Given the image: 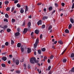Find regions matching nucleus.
<instances>
[{"label": "nucleus", "mask_w": 74, "mask_h": 74, "mask_svg": "<svg viewBox=\"0 0 74 74\" xmlns=\"http://www.w3.org/2000/svg\"><path fill=\"white\" fill-rule=\"evenodd\" d=\"M35 60H36V58L35 57L31 58L30 59V63H31L34 64V62Z\"/></svg>", "instance_id": "f257e3e1"}, {"label": "nucleus", "mask_w": 74, "mask_h": 74, "mask_svg": "<svg viewBox=\"0 0 74 74\" xmlns=\"http://www.w3.org/2000/svg\"><path fill=\"white\" fill-rule=\"evenodd\" d=\"M24 47L23 46H21L20 48L22 52L23 53L24 51H25V50L24 49Z\"/></svg>", "instance_id": "f03ea898"}, {"label": "nucleus", "mask_w": 74, "mask_h": 74, "mask_svg": "<svg viewBox=\"0 0 74 74\" xmlns=\"http://www.w3.org/2000/svg\"><path fill=\"white\" fill-rule=\"evenodd\" d=\"M28 30V29L25 28L24 29V31L23 32V34H26L27 32V31Z\"/></svg>", "instance_id": "7ed1b4c3"}, {"label": "nucleus", "mask_w": 74, "mask_h": 74, "mask_svg": "<svg viewBox=\"0 0 74 74\" xmlns=\"http://www.w3.org/2000/svg\"><path fill=\"white\" fill-rule=\"evenodd\" d=\"M19 36V32H17L15 34L14 37H15V38H18V37H18V36Z\"/></svg>", "instance_id": "20e7f679"}, {"label": "nucleus", "mask_w": 74, "mask_h": 74, "mask_svg": "<svg viewBox=\"0 0 74 74\" xmlns=\"http://www.w3.org/2000/svg\"><path fill=\"white\" fill-rule=\"evenodd\" d=\"M27 25L28 27V30H30L31 29L30 26H31V23L30 22H29L27 24Z\"/></svg>", "instance_id": "39448f33"}, {"label": "nucleus", "mask_w": 74, "mask_h": 74, "mask_svg": "<svg viewBox=\"0 0 74 74\" xmlns=\"http://www.w3.org/2000/svg\"><path fill=\"white\" fill-rule=\"evenodd\" d=\"M29 10V8H28V6L27 5L25 6V13L26 14V12L28 11Z\"/></svg>", "instance_id": "423d86ee"}, {"label": "nucleus", "mask_w": 74, "mask_h": 74, "mask_svg": "<svg viewBox=\"0 0 74 74\" xmlns=\"http://www.w3.org/2000/svg\"><path fill=\"white\" fill-rule=\"evenodd\" d=\"M38 25L39 26L40 25H41L42 24V21L41 20H39L38 22H37Z\"/></svg>", "instance_id": "0eeeda50"}, {"label": "nucleus", "mask_w": 74, "mask_h": 74, "mask_svg": "<svg viewBox=\"0 0 74 74\" xmlns=\"http://www.w3.org/2000/svg\"><path fill=\"white\" fill-rule=\"evenodd\" d=\"M27 52L28 53H30L32 52V50L30 48H28Z\"/></svg>", "instance_id": "6e6552de"}, {"label": "nucleus", "mask_w": 74, "mask_h": 74, "mask_svg": "<svg viewBox=\"0 0 74 74\" xmlns=\"http://www.w3.org/2000/svg\"><path fill=\"white\" fill-rule=\"evenodd\" d=\"M15 63H16V65H18L19 64V61L18 60H16Z\"/></svg>", "instance_id": "1a4fd4ad"}, {"label": "nucleus", "mask_w": 74, "mask_h": 74, "mask_svg": "<svg viewBox=\"0 0 74 74\" xmlns=\"http://www.w3.org/2000/svg\"><path fill=\"white\" fill-rule=\"evenodd\" d=\"M1 60H3V61H5L7 60V57H3L1 58Z\"/></svg>", "instance_id": "9d476101"}, {"label": "nucleus", "mask_w": 74, "mask_h": 74, "mask_svg": "<svg viewBox=\"0 0 74 74\" xmlns=\"http://www.w3.org/2000/svg\"><path fill=\"white\" fill-rule=\"evenodd\" d=\"M20 12L21 14H23L24 12V9L23 8H21Z\"/></svg>", "instance_id": "9b49d317"}, {"label": "nucleus", "mask_w": 74, "mask_h": 74, "mask_svg": "<svg viewBox=\"0 0 74 74\" xmlns=\"http://www.w3.org/2000/svg\"><path fill=\"white\" fill-rule=\"evenodd\" d=\"M34 32L35 33H36V34H38V33H39V31L38 29H36L35 31Z\"/></svg>", "instance_id": "f8f14e48"}, {"label": "nucleus", "mask_w": 74, "mask_h": 74, "mask_svg": "<svg viewBox=\"0 0 74 74\" xmlns=\"http://www.w3.org/2000/svg\"><path fill=\"white\" fill-rule=\"evenodd\" d=\"M17 47L18 48H20V47H21V44L20 43H18L17 45Z\"/></svg>", "instance_id": "ddd939ff"}, {"label": "nucleus", "mask_w": 74, "mask_h": 74, "mask_svg": "<svg viewBox=\"0 0 74 74\" xmlns=\"http://www.w3.org/2000/svg\"><path fill=\"white\" fill-rule=\"evenodd\" d=\"M48 16H44L43 17L42 19H43V20H45V19H48Z\"/></svg>", "instance_id": "4468645a"}, {"label": "nucleus", "mask_w": 74, "mask_h": 74, "mask_svg": "<svg viewBox=\"0 0 74 74\" xmlns=\"http://www.w3.org/2000/svg\"><path fill=\"white\" fill-rule=\"evenodd\" d=\"M52 9H53V8L52 6H50L48 8V10L49 11H51V10H52Z\"/></svg>", "instance_id": "2eb2a0df"}, {"label": "nucleus", "mask_w": 74, "mask_h": 74, "mask_svg": "<svg viewBox=\"0 0 74 74\" xmlns=\"http://www.w3.org/2000/svg\"><path fill=\"white\" fill-rule=\"evenodd\" d=\"M65 32L66 33H69V30L67 29H66L65 30Z\"/></svg>", "instance_id": "dca6fc26"}, {"label": "nucleus", "mask_w": 74, "mask_h": 74, "mask_svg": "<svg viewBox=\"0 0 74 74\" xmlns=\"http://www.w3.org/2000/svg\"><path fill=\"white\" fill-rule=\"evenodd\" d=\"M70 21L72 23H74V20L73 18H70Z\"/></svg>", "instance_id": "f3484780"}, {"label": "nucleus", "mask_w": 74, "mask_h": 74, "mask_svg": "<svg viewBox=\"0 0 74 74\" xmlns=\"http://www.w3.org/2000/svg\"><path fill=\"white\" fill-rule=\"evenodd\" d=\"M58 43L59 44H61V45H62L63 44V42L62 41V40H60V41H58Z\"/></svg>", "instance_id": "a211bd4d"}, {"label": "nucleus", "mask_w": 74, "mask_h": 74, "mask_svg": "<svg viewBox=\"0 0 74 74\" xmlns=\"http://www.w3.org/2000/svg\"><path fill=\"white\" fill-rule=\"evenodd\" d=\"M7 32H8V33H9L11 31V30L10 28H8L7 29Z\"/></svg>", "instance_id": "6ab92c4d"}, {"label": "nucleus", "mask_w": 74, "mask_h": 74, "mask_svg": "<svg viewBox=\"0 0 74 74\" xmlns=\"http://www.w3.org/2000/svg\"><path fill=\"white\" fill-rule=\"evenodd\" d=\"M41 50L43 52H44V51H45V50H46V49H45V48H42L41 49Z\"/></svg>", "instance_id": "aec40b11"}, {"label": "nucleus", "mask_w": 74, "mask_h": 74, "mask_svg": "<svg viewBox=\"0 0 74 74\" xmlns=\"http://www.w3.org/2000/svg\"><path fill=\"white\" fill-rule=\"evenodd\" d=\"M34 48H37V43H35V44H34Z\"/></svg>", "instance_id": "412c9836"}, {"label": "nucleus", "mask_w": 74, "mask_h": 74, "mask_svg": "<svg viewBox=\"0 0 74 74\" xmlns=\"http://www.w3.org/2000/svg\"><path fill=\"white\" fill-rule=\"evenodd\" d=\"M34 34V32H31V37H32V38H33V37H34V36H33V35Z\"/></svg>", "instance_id": "4be33fe9"}, {"label": "nucleus", "mask_w": 74, "mask_h": 74, "mask_svg": "<svg viewBox=\"0 0 74 74\" xmlns=\"http://www.w3.org/2000/svg\"><path fill=\"white\" fill-rule=\"evenodd\" d=\"M1 65L3 67H6L5 64H1Z\"/></svg>", "instance_id": "5701e85b"}, {"label": "nucleus", "mask_w": 74, "mask_h": 74, "mask_svg": "<svg viewBox=\"0 0 74 74\" xmlns=\"http://www.w3.org/2000/svg\"><path fill=\"white\" fill-rule=\"evenodd\" d=\"M71 27H72V24H69V29H71Z\"/></svg>", "instance_id": "b1692460"}, {"label": "nucleus", "mask_w": 74, "mask_h": 74, "mask_svg": "<svg viewBox=\"0 0 74 74\" xmlns=\"http://www.w3.org/2000/svg\"><path fill=\"white\" fill-rule=\"evenodd\" d=\"M4 30H5V29H6V28H7L8 27V25H4Z\"/></svg>", "instance_id": "393cba45"}, {"label": "nucleus", "mask_w": 74, "mask_h": 74, "mask_svg": "<svg viewBox=\"0 0 74 74\" xmlns=\"http://www.w3.org/2000/svg\"><path fill=\"white\" fill-rule=\"evenodd\" d=\"M15 22V19L12 18V23H14Z\"/></svg>", "instance_id": "a878e982"}, {"label": "nucleus", "mask_w": 74, "mask_h": 74, "mask_svg": "<svg viewBox=\"0 0 74 74\" xmlns=\"http://www.w3.org/2000/svg\"><path fill=\"white\" fill-rule=\"evenodd\" d=\"M71 58H73V57H74V53H72L71 54Z\"/></svg>", "instance_id": "bb28decb"}, {"label": "nucleus", "mask_w": 74, "mask_h": 74, "mask_svg": "<svg viewBox=\"0 0 74 74\" xmlns=\"http://www.w3.org/2000/svg\"><path fill=\"white\" fill-rule=\"evenodd\" d=\"M9 3V2L8 1H6L5 2V4H8Z\"/></svg>", "instance_id": "cd10ccee"}, {"label": "nucleus", "mask_w": 74, "mask_h": 74, "mask_svg": "<svg viewBox=\"0 0 74 74\" xmlns=\"http://www.w3.org/2000/svg\"><path fill=\"white\" fill-rule=\"evenodd\" d=\"M59 11H64V8H62V9H59Z\"/></svg>", "instance_id": "c85d7f7f"}, {"label": "nucleus", "mask_w": 74, "mask_h": 74, "mask_svg": "<svg viewBox=\"0 0 74 74\" xmlns=\"http://www.w3.org/2000/svg\"><path fill=\"white\" fill-rule=\"evenodd\" d=\"M39 54H41V51L40 50H38V51Z\"/></svg>", "instance_id": "c756f323"}, {"label": "nucleus", "mask_w": 74, "mask_h": 74, "mask_svg": "<svg viewBox=\"0 0 74 74\" xmlns=\"http://www.w3.org/2000/svg\"><path fill=\"white\" fill-rule=\"evenodd\" d=\"M67 62V59H64L63 61V63H66Z\"/></svg>", "instance_id": "7c9ffc66"}, {"label": "nucleus", "mask_w": 74, "mask_h": 74, "mask_svg": "<svg viewBox=\"0 0 74 74\" xmlns=\"http://www.w3.org/2000/svg\"><path fill=\"white\" fill-rule=\"evenodd\" d=\"M52 28V26L51 25L48 28V30H51V29Z\"/></svg>", "instance_id": "2f4dec72"}, {"label": "nucleus", "mask_w": 74, "mask_h": 74, "mask_svg": "<svg viewBox=\"0 0 74 74\" xmlns=\"http://www.w3.org/2000/svg\"><path fill=\"white\" fill-rule=\"evenodd\" d=\"M34 62H35L36 63H38L39 62V61L38 60H36V59L35 58V60L34 61Z\"/></svg>", "instance_id": "473e14b6"}, {"label": "nucleus", "mask_w": 74, "mask_h": 74, "mask_svg": "<svg viewBox=\"0 0 74 74\" xmlns=\"http://www.w3.org/2000/svg\"><path fill=\"white\" fill-rule=\"evenodd\" d=\"M3 21L4 22H8V19L6 18L4 19Z\"/></svg>", "instance_id": "72a5a7b5"}, {"label": "nucleus", "mask_w": 74, "mask_h": 74, "mask_svg": "<svg viewBox=\"0 0 74 74\" xmlns=\"http://www.w3.org/2000/svg\"><path fill=\"white\" fill-rule=\"evenodd\" d=\"M46 59H47V57L46 56L44 57L43 59L44 62L45 61V60H46Z\"/></svg>", "instance_id": "f704fd0d"}, {"label": "nucleus", "mask_w": 74, "mask_h": 74, "mask_svg": "<svg viewBox=\"0 0 74 74\" xmlns=\"http://www.w3.org/2000/svg\"><path fill=\"white\" fill-rule=\"evenodd\" d=\"M38 41H39V40H38V39H37L36 40L35 43H36V44H37L38 42Z\"/></svg>", "instance_id": "c9c22d12"}, {"label": "nucleus", "mask_w": 74, "mask_h": 74, "mask_svg": "<svg viewBox=\"0 0 74 74\" xmlns=\"http://www.w3.org/2000/svg\"><path fill=\"white\" fill-rule=\"evenodd\" d=\"M45 27V24H44L42 25V29H44Z\"/></svg>", "instance_id": "e433bc0d"}, {"label": "nucleus", "mask_w": 74, "mask_h": 74, "mask_svg": "<svg viewBox=\"0 0 74 74\" xmlns=\"http://www.w3.org/2000/svg\"><path fill=\"white\" fill-rule=\"evenodd\" d=\"M54 57V56L53 55H51L50 58V59H53V58Z\"/></svg>", "instance_id": "4c0bfd02"}, {"label": "nucleus", "mask_w": 74, "mask_h": 74, "mask_svg": "<svg viewBox=\"0 0 74 74\" xmlns=\"http://www.w3.org/2000/svg\"><path fill=\"white\" fill-rule=\"evenodd\" d=\"M74 67H73L71 70V72H73L74 73Z\"/></svg>", "instance_id": "58836bf2"}, {"label": "nucleus", "mask_w": 74, "mask_h": 74, "mask_svg": "<svg viewBox=\"0 0 74 74\" xmlns=\"http://www.w3.org/2000/svg\"><path fill=\"white\" fill-rule=\"evenodd\" d=\"M9 44V43L8 42H6L5 43V45H6V46H8Z\"/></svg>", "instance_id": "ea45409f"}, {"label": "nucleus", "mask_w": 74, "mask_h": 74, "mask_svg": "<svg viewBox=\"0 0 74 74\" xmlns=\"http://www.w3.org/2000/svg\"><path fill=\"white\" fill-rule=\"evenodd\" d=\"M5 17L6 18H8V17H9L8 15L7 14H5Z\"/></svg>", "instance_id": "a19ab883"}, {"label": "nucleus", "mask_w": 74, "mask_h": 74, "mask_svg": "<svg viewBox=\"0 0 74 74\" xmlns=\"http://www.w3.org/2000/svg\"><path fill=\"white\" fill-rule=\"evenodd\" d=\"M10 10V7H8L7 8L6 10V11H8Z\"/></svg>", "instance_id": "79ce46f5"}, {"label": "nucleus", "mask_w": 74, "mask_h": 74, "mask_svg": "<svg viewBox=\"0 0 74 74\" xmlns=\"http://www.w3.org/2000/svg\"><path fill=\"white\" fill-rule=\"evenodd\" d=\"M25 25V21L23 22V24L22 25V26H24Z\"/></svg>", "instance_id": "37998d69"}, {"label": "nucleus", "mask_w": 74, "mask_h": 74, "mask_svg": "<svg viewBox=\"0 0 74 74\" xmlns=\"http://www.w3.org/2000/svg\"><path fill=\"white\" fill-rule=\"evenodd\" d=\"M51 66H49L48 67V71L50 70V69H51Z\"/></svg>", "instance_id": "c03bdc74"}, {"label": "nucleus", "mask_w": 74, "mask_h": 74, "mask_svg": "<svg viewBox=\"0 0 74 74\" xmlns=\"http://www.w3.org/2000/svg\"><path fill=\"white\" fill-rule=\"evenodd\" d=\"M40 39H42V34H40Z\"/></svg>", "instance_id": "a18cd8bd"}, {"label": "nucleus", "mask_w": 74, "mask_h": 74, "mask_svg": "<svg viewBox=\"0 0 74 74\" xmlns=\"http://www.w3.org/2000/svg\"><path fill=\"white\" fill-rule=\"evenodd\" d=\"M11 43L12 45L13 44H14V42L13 41V40H11Z\"/></svg>", "instance_id": "49530a36"}, {"label": "nucleus", "mask_w": 74, "mask_h": 74, "mask_svg": "<svg viewBox=\"0 0 74 74\" xmlns=\"http://www.w3.org/2000/svg\"><path fill=\"white\" fill-rule=\"evenodd\" d=\"M30 67H31V66H30V64L28 65L27 67L28 69H30Z\"/></svg>", "instance_id": "de8ad7c7"}, {"label": "nucleus", "mask_w": 74, "mask_h": 74, "mask_svg": "<svg viewBox=\"0 0 74 74\" xmlns=\"http://www.w3.org/2000/svg\"><path fill=\"white\" fill-rule=\"evenodd\" d=\"M72 9H73L74 8V3H73L72 7H71Z\"/></svg>", "instance_id": "09e8293b"}, {"label": "nucleus", "mask_w": 74, "mask_h": 74, "mask_svg": "<svg viewBox=\"0 0 74 74\" xmlns=\"http://www.w3.org/2000/svg\"><path fill=\"white\" fill-rule=\"evenodd\" d=\"M15 59L13 58V61L14 63H15L16 60H15Z\"/></svg>", "instance_id": "8fccbe9b"}, {"label": "nucleus", "mask_w": 74, "mask_h": 74, "mask_svg": "<svg viewBox=\"0 0 74 74\" xmlns=\"http://www.w3.org/2000/svg\"><path fill=\"white\" fill-rule=\"evenodd\" d=\"M17 6L18 8H20V7H21V5L19 4H17Z\"/></svg>", "instance_id": "3c124183"}, {"label": "nucleus", "mask_w": 74, "mask_h": 74, "mask_svg": "<svg viewBox=\"0 0 74 74\" xmlns=\"http://www.w3.org/2000/svg\"><path fill=\"white\" fill-rule=\"evenodd\" d=\"M66 51V49H65L64 51H63L62 52V55H63V54L64 53V52H65V51Z\"/></svg>", "instance_id": "603ef678"}, {"label": "nucleus", "mask_w": 74, "mask_h": 74, "mask_svg": "<svg viewBox=\"0 0 74 74\" xmlns=\"http://www.w3.org/2000/svg\"><path fill=\"white\" fill-rule=\"evenodd\" d=\"M62 5V7H64V5H65V3H62L61 4Z\"/></svg>", "instance_id": "864d4df0"}, {"label": "nucleus", "mask_w": 74, "mask_h": 74, "mask_svg": "<svg viewBox=\"0 0 74 74\" xmlns=\"http://www.w3.org/2000/svg\"><path fill=\"white\" fill-rule=\"evenodd\" d=\"M47 62L49 63H51V60L49 59H48L47 60Z\"/></svg>", "instance_id": "5fc2aeb1"}, {"label": "nucleus", "mask_w": 74, "mask_h": 74, "mask_svg": "<svg viewBox=\"0 0 74 74\" xmlns=\"http://www.w3.org/2000/svg\"><path fill=\"white\" fill-rule=\"evenodd\" d=\"M56 12V10H54L53 12H52V15H53V14H54V13H55V12Z\"/></svg>", "instance_id": "6e6d98bb"}, {"label": "nucleus", "mask_w": 74, "mask_h": 74, "mask_svg": "<svg viewBox=\"0 0 74 74\" xmlns=\"http://www.w3.org/2000/svg\"><path fill=\"white\" fill-rule=\"evenodd\" d=\"M16 73H17L18 74L19 73H20V72H19V71H16Z\"/></svg>", "instance_id": "4d7b16f0"}, {"label": "nucleus", "mask_w": 74, "mask_h": 74, "mask_svg": "<svg viewBox=\"0 0 74 74\" xmlns=\"http://www.w3.org/2000/svg\"><path fill=\"white\" fill-rule=\"evenodd\" d=\"M18 1L16 0L15 1H14V3L15 4H16V3H18Z\"/></svg>", "instance_id": "13d9d810"}, {"label": "nucleus", "mask_w": 74, "mask_h": 74, "mask_svg": "<svg viewBox=\"0 0 74 74\" xmlns=\"http://www.w3.org/2000/svg\"><path fill=\"white\" fill-rule=\"evenodd\" d=\"M19 30H20V29L19 28H18L17 29V31L18 32H20Z\"/></svg>", "instance_id": "bf43d9fd"}, {"label": "nucleus", "mask_w": 74, "mask_h": 74, "mask_svg": "<svg viewBox=\"0 0 74 74\" xmlns=\"http://www.w3.org/2000/svg\"><path fill=\"white\" fill-rule=\"evenodd\" d=\"M14 8L13 7L12 8V9L11 10V12H12V11H14Z\"/></svg>", "instance_id": "052dcab7"}, {"label": "nucleus", "mask_w": 74, "mask_h": 74, "mask_svg": "<svg viewBox=\"0 0 74 74\" xmlns=\"http://www.w3.org/2000/svg\"><path fill=\"white\" fill-rule=\"evenodd\" d=\"M55 5L56 7H58V4L56 3H55Z\"/></svg>", "instance_id": "680f3d73"}, {"label": "nucleus", "mask_w": 74, "mask_h": 74, "mask_svg": "<svg viewBox=\"0 0 74 74\" xmlns=\"http://www.w3.org/2000/svg\"><path fill=\"white\" fill-rule=\"evenodd\" d=\"M41 4H42L41 3H38L37 4V5H41Z\"/></svg>", "instance_id": "e2e57ef3"}, {"label": "nucleus", "mask_w": 74, "mask_h": 74, "mask_svg": "<svg viewBox=\"0 0 74 74\" xmlns=\"http://www.w3.org/2000/svg\"><path fill=\"white\" fill-rule=\"evenodd\" d=\"M8 64H11V61L10 60H9L8 62Z\"/></svg>", "instance_id": "0e129e2a"}, {"label": "nucleus", "mask_w": 74, "mask_h": 74, "mask_svg": "<svg viewBox=\"0 0 74 74\" xmlns=\"http://www.w3.org/2000/svg\"><path fill=\"white\" fill-rule=\"evenodd\" d=\"M57 42H58V41H55L54 42V44H56L57 43Z\"/></svg>", "instance_id": "69168bd1"}, {"label": "nucleus", "mask_w": 74, "mask_h": 74, "mask_svg": "<svg viewBox=\"0 0 74 74\" xmlns=\"http://www.w3.org/2000/svg\"><path fill=\"white\" fill-rule=\"evenodd\" d=\"M52 74V71H49V74Z\"/></svg>", "instance_id": "338daca9"}, {"label": "nucleus", "mask_w": 74, "mask_h": 74, "mask_svg": "<svg viewBox=\"0 0 74 74\" xmlns=\"http://www.w3.org/2000/svg\"><path fill=\"white\" fill-rule=\"evenodd\" d=\"M43 10H44V11L45 12V11H47V9H46V8H45L43 9Z\"/></svg>", "instance_id": "774afa93"}]
</instances>
